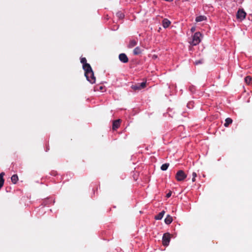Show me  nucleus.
<instances>
[{
	"instance_id": "14",
	"label": "nucleus",
	"mask_w": 252,
	"mask_h": 252,
	"mask_svg": "<svg viewBox=\"0 0 252 252\" xmlns=\"http://www.w3.org/2000/svg\"><path fill=\"white\" fill-rule=\"evenodd\" d=\"M170 24V21L167 19H164L162 21V26L164 28L168 27Z\"/></svg>"
},
{
	"instance_id": "24",
	"label": "nucleus",
	"mask_w": 252,
	"mask_h": 252,
	"mask_svg": "<svg viewBox=\"0 0 252 252\" xmlns=\"http://www.w3.org/2000/svg\"><path fill=\"white\" fill-rule=\"evenodd\" d=\"M192 177H196V176H197L196 173L195 172H193L192 173Z\"/></svg>"
},
{
	"instance_id": "25",
	"label": "nucleus",
	"mask_w": 252,
	"mask_h": 252,
	"mask_svg": "<svg viewBox=\"0 0 252 252\" xmlns=\"http://www.w3.org/2000/svg\"><path fill=\"white\" fill-rule=\"evenodd\" d=\"M195 178H196V177H192V181L193 182H195Z\"/></svg>"
},
{
	"instance_id": "1",
	"label": "nucleus",
	"mask_w": 252,
	"mask_h": 252,
	"mask_svg": "<svg viewBox=\"0 0 252 252\" xmlns=\"http://www.w3.org/2000/svg\"><path fill=\"white\" fill-rule=\"evenodd\" d=\"M87 68L85 69V75L88 81L91 83L93 84L95 82V78L94 76V73L91 66L86 65Z\"/></svg>"
},
{
	"instance_id": "17",
	"label": "nucleus",
	"mask_w": 252,
	"mask_h": 252,
	"mask_svg": "<svg viewBox=\"0 0 252 252\" xmlns=\"http://www.w3.org/2000/svg\"><path fill=\"white\" fill-rule=\"evenodd\" d=\"M225 123L224 124V126L225 127H228V126L232 124L233 121L232 120V119L230 118H227L225 119Z\"/></svg>"
},
{
	"instance_id": "4",
	"label": "nucleus",
	"mask_w": 252,
	"mask_h": 252,
	"mask_svg": "<svg viewBox=\"0 0 252 252\" xmlns=\"http://www.w3.org/2000/svg\"><path fill=\"white\" fill-rule=\"evenodd\" d=\"M146 86V82H143L141 83H137L131 86V88L134 91H139Z\"/></svg>"
},
{
	"instance_id": "27",
	"label": "nucleus",
	"mask_w": 252,
	"mask_h": 252,
	"mask_svg": "<svg viewBox=\"0 0 252 252\" xmlns=\"http://www.w3.org/2000/svg\"><path fill=\"white\" fill-rule=\"evenodd\" d=\"M103 89V87H100V90H101V89Z\"/></svg>"
},
{
	"instance_id": "5",
	"label": "nucleus",
	"mask_w": 252,
	"mask_h": 252,
	"mask_svg": "<svg viewBox=\"0 0 252 252\" xmlns=\"http://www.w3.org/2000/svg\"><path fill=\"white\" fill-rule=\"evenodd\" d=\"M187 177V175L183 170L178 171L176 174V179L178 181H182Z\"/></svg>"
},
{
	"instance_id": "23",
	"label": "nucleus",
	"mask_w": 252,
	"mask_h": 252,
	"mask_svg": "<svg viewBox=\"0 0 252 252\" xmlns=\"http://www.w3.org/2000/svg\"><path fill=\"white\" fill-rule=\"evenodd\" d=\"M171 194H172L171 191H170L169 192H168V193L166 194V197L167 198L170 197L171 195Z\"/></svg>"
},
{
	"instance_id": "8",
	"label": "nucleus",
	"mask_w": 252,
	"mask_h": 252,
	"mask_svg": "<svg viewBox=\"0 0 252 252\" xmlns=\"http://www.w3.org/2000/svg\"><path fill=\"white\" fill-rule=\"evenodd\" d=\"M120 122L121 120L120 119H118L113 121L112 125L113 130H114L119 128L120 126Z\"/></svg>"
},
{
	"instance_id": "18",
	"label": "nucleus",
	"mask_w": 252,
	"mask_h": 252,
	"mask_svg": "<svg viewBox=\"0 0 252 252\" xmlns=\"http://www.w3.org/2000/svg\"><path fill=\"white\" fill-rule=\"evenodd\" d=\"M11 180L12 182L15 184L17 183V181H18V177L16 174H14L12 176L11 178Z\"/></svg>"
},
{
	"instance_id": "12",
	"label": "nucleus",
	"mask_w": 252,
	"mask_h": 252,
	"mask_svg": "<svg viewBox=\"0 0 252 252\" xmlns=\"http://www.w3.org/2000/svg\"><path fill=\"white\" fill-rule=\"evenodd\" d=\"M143 50H142L139 47H136L133 51V54L134 55H138L142 53Z\"/></svg>"
},
{
	"instance_id": "2",
	"label": "nucleus",
	"mask_w": 252,
	"mask_h": 252,
	"mask_svg": "<svg viewBox=\"0 0 252 252\" xmlns=\"http://www.w3.org/2000/svg\"><path fill=\"white\" fill-rule=\"evenodd\" d=\"M201 34L200 33V32H195L192 36V40L191 44L194 46L198 44L201 41Z\"/></svg>"
},
{
	"instance_id": "13",
	"label": "nucleus",
	"mask_w": 252,
	"mask_h": 252,
	"mask_svg": "<svg viewBox=\"0 0 252 252\" xmlns=\"http://www.w3.org/2000/svg\"><path fill=\"white\" fill-rule=\"evenodd\" d=\"M173 221L172 217L170 216L169 215H168L166 218L164 220V222L166 224H170Z\"/></svg>"
},
{
	"instance_id": "22",
	"label": "nucleus",
	"mask_w": 252,
	"mask_h": 252,
	"mask_svg": "<svg viewBox=\"0 0 252 252\" xmlns=\"http://www.w3.org/2000/svg\"><path fill=\"white\" fill-rule=\"evenodd\" d=\"M117 15L118 17H119L120 18H123L124 17V15L123 13L119 12H118L117 13Z\"/></svg>"
},
{
	"instance_id": "16",
	"label": "nucleus",
	"mask_w": 252,
	"mask_h": 252,
	"mask_svg": "<svg viewBox=\"0 0 252 252\" xmlns=\"http://www.w3.org/2000/svg\"><path fill=\"white\" fill-rule=\"evenodd\" d=\"M164 214H165V211H162L161 212H160L158 215L156 216L155 217V219L157 220H160L163 218Z\"/></svg>"
},
{
	"instance_id": "19",
	"label": "nucleus",
	"mask_w": 252,
	"mask_h": 252,
	"mask_svg": "<svg viewBox=\"0 0 252 252\" xmlns=\"http://www.w3.org/2000/svg\"><path fill=\"white\" fill-rule=\"evenodd\" d=\"M252 80V78L250 76H247L245 78V82L248 85H250Z\"/></svg>"
},
{
	"instance_id": "21",
	"label": "nucleus",
	"mask_w": 252,
	"mask_h": 252,
	"mask_svg": "<svg viewBox=\"0 0 252 252\" xmlns=\"http://www.w3.org/2000/svg\"><path fill=\"white\" fill-rule=\"evenodd\" d=\"M202 63H203V60H199L195 61V62L194 63V64L195 65H198V64H201Z\"/></svg>"
},
{
	"instance_id": "7",
	"label": "nucleus",
	"mask_w": 252,
	"mask_h": 252,
	"mask_svg": "<svg viewBox=\"0 0 252 252\" xmlns=\"http://www.w3.org/2000/svg\"><path fill=\"white\" fill-rule=\"evenodd\" d=\"M119 59L123 63H127L128 62V59L125 53H121L119 55Z\"/></svg>"
},
{
	"instance_id": "3",
	"label": "nucleus",
	"mask_w": 252,
	"mask_h": 252,
	"mask_svg": "<svg viewBox=\"0 0 252 252\" xmlns=\"http://www.w3.org/2000/svg\"><path fill=\"white\" fill-rule=\"evenodd\" d=\"M246 13L243 9H238L236 14V18L237 19L242 21L246 18Z\"/></svg>"
},
{
	"instance_id": "20",
	"label": "nucleus",
	"mask_w": 252,
	"mask_h": 252,
	"mask_svg": "<svg viewBox=\"0 0 252 252\" xmlns=\"http://www.w3.org/2000/svg\"><path fill=\"white\" fill-rule=\"evenodd\" d=\"M169 166V164L168 163L163 164L161 165L160 169L163 171H165V170H167V169L168 168Z\"/></svg>"
},
{
	"instance_id": "26",
	"label": "nucleus",
	"mask_w": 252,
	"mask_h": 252,
	"mask_svg": "<svg viewBox=\"0 0 252 252\" xmlns=\"http://www.w3.org/2000/svg\"><path fill=\"white\" fill-rule=\"evenodd\" d=\"M191 31L193 32L195 31V28H192L191 29Z\"/></svg>"
},
{
	"instance_id": "15",
	"label": "nucleus",
	"mask_w": 252,
	"mask_h": 252,
	"mask_svg": "<svg viewBox=\"0 0 252 252\" xmlns=\"http://www.w3.org/2000/svg\"><path fill=\"white\" fill-rule=\"evenodd\" d=\"M5 175L4 172H1L0 173V189L2 187L4 180L3 179V176Z\"/></svg>"
},
{
	"instance_id": "10",
	"label": "nucleus",
	"mask_w": 252,
	"mask_h": 252,
	"mask_svg": "<svg viewBox=\"0 0 252 252\" xmlns=\"http://www.w3.org/2000/svg\"><path fill=\"white\" fill-rule=\"evenodd\" d=\"M137 41L135 39L130 40L127 45L128 48H132L137 45Z\"/></svg>"
},
{
	"instance_id": "6",
	"label": "nucleus",
	"mask_w": 252,
	"mask_h": 252,
	"mask_svg": "<svg viewBox=\"0 0 252 252\" xmlns=\"http://www.w3.org/2000/svg\"><path fill=\"white\" fill-rule=\"evenodd\" d=\"M171 239L170 234L169 233H166L163 234L162 237V244L165 246H168Z\"/></svg>"
},
{
	"instance_id": "9",
	"label": "nucleus",
	"mask_w": 252,
	"mask_h": 252,
	"mask_svg": "<svg viewBox=\"0 0 252 252\" xmlns=\"http://www.w3.org/2000/svg\"><path fill=\"white\" fill-rule=\"evenodd\" d=\"M80 62L83 64V68L84 70L87 68V66H86V65H88V66H91L89 63H87V60L85 57L81 58L80 59Z\"/></svg>"
},
{
	"instance_id": "11",
	"label": "nucleus",
	"mask_w": 252,
	"mask_h": 252,
	"mask_svg": "<svg viewBox=\"0 0 252 252\" xmlns=\"http://www.w3.org/2000/svg\"><path fill=\"white\" fill-rule=\"evenodd\" d=\"M207 20V17L204 15H200L197 16L195 18V21L196 22H200L203 21H206Z\"/></svg>"
}]
</instances>
